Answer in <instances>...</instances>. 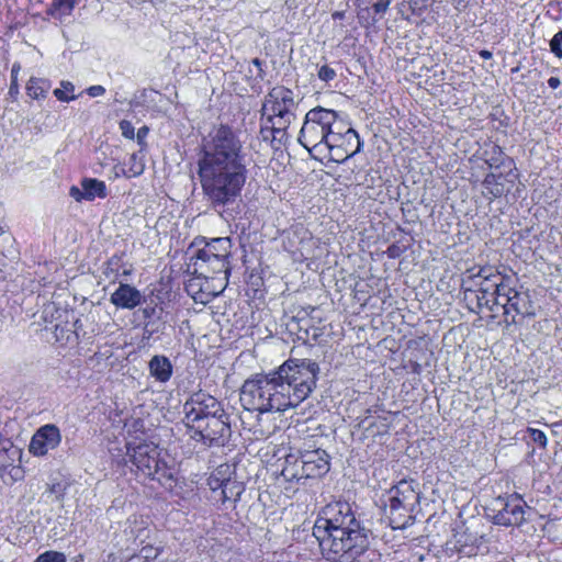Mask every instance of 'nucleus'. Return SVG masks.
<instances>
[{
    "instance_id": "72a5a7b5",
    "label": "nucleus",
    "mask_w": 562,
    "mask_h": 562,
    "mask_svg": "<svg viewBox=\"0 0 562 562\" xmlns=\"http://www.w3.org/2000/svg\"><path fill=\"white\" fill-rule=\"evenodd\" d=\"M21 69L19 64H14L11 70V83L9 88V93L11 95L16 94L19 92V83H18V75Z\"/></svg>"
},
{
    "instance_id": "aec40b11",
    "label": "nucleus",
    "mask_w": 562,
    "mask_h": 562,
    "mask_svg": "<svg viewBox=\"0 0 562 562\" xmlns=\"http://www.w3.org/2000/svg\"><path fill=\"white\" fill-rule=\"evenodd\" d=\"M143 295L135 286L121 283L111 294L110 301L119 308L133 310L142 303Z\"/></svg>"
},
{
    "instance_id": "cd10ccee",
    "label": "nucleus",
    "mask_w": 562,
    "mask_h": 562,
    "mask_svg": "<svg viewBox=\"0 0 562 562\" xmlns=\"http://www.w3.org/2000/svg\"><path fill=\"white\" fill-rule=\"evenodd\" d=\"M75 86L70 81H61L60 87L54 90V95L63 102L76 99L74 94Z\"/></svg>"
},
{
    "instance_id": "58836bf2",
    "label": "nucleus",
    "mask_w": 562,
    "mask_h": 562,
    "mask_svg": "<svg viewBox=\"0 0 562 562\" xmlns=\"http://www.w3.org/2000/svg\"><path fill=\"white\" fill-rule=\"evenodd\" d=\"M492 301L490 303V305H492L493 307L495 305H498V306H502L504 308V302L506 300V296H501L498 294H493V296H491Z\"/></svg>"
},
{
    "instance_id": "37998d69",
    "label": "nucleus",
    "mask_w": 562,
    "mask_h": 562,
    "mask_svg": "<svg viewBox=\"0 0 562 562\" xmlns=\"http://www.w3.org/2000/svg\"><path fill=\"white\" fill-rule=\"evenodd\" d=\"M331 16H333L334 20H337V19L340 20V19H342L345 16V12L344 11H336V12L333 13Z\"/></svg>"
},
{
    "instance_id": "49530a36",
    "label": "nucleus",
    "mask_w": 562,
    "mask_h": 562,
    "mask_svg": "<svg viewBox=\"0 0 562 562\" xmlns=\"http://www.w3.org/2000/svg\"><path fill=\"white\" fill-rule=\"evenodd\" d=\"M3 233V228L0 226V235Z\"/></svg>"
},
{
    "instance_id": "423d86ee",
    "label": "nucleus",
    "mask_w": 562,
    "mask_h": 562,
    "mask_svg": "<svg viewBox=\"0 0 562 562\" xmlns=\"http://www.w3.org/2000/svg\"><path fill=\"white\" fill-rule=\"evenodd\" d=\"M339 124L334 110L322 106L310 110L301 127L299 142L313 155H324L329 147L331 133Z\"/></svg>"
},
{
    "instance_id": "7ed1b4c3",
    "label": "nucleus",
    "mask_w": 562,
    "mask_h": 562,
    "mask_svg": "<svg viewBox=\"0 0 562 562\" xmlns=\"http://www.w3.org/2000/svg\"><path fill=\"white\" fill-rule=\"evenodd\" d=\"M200 176H245L249 172L241 143L226 125L215 126L204 139Z\"/></svg>"
},
{
    "instance_id": "a18cd8bd",
    "label": "nucleus",
    "mask_w": 562,
    "mask_h": 562,
    "mask_svg": "<svg viewBox=\"0 0 562 562\" xmlns=\"http://www.w3.org/2000/svg\"><path fill=\"white\" fill-rule=\"evenodd\" d=\"M254 64H255V65H257V66H259V65H260L259 59H257V58H256V59H254Z\"/></svg>"
},
{
    "instance_id": "393cba45",
    "label": "nucleus",
    "mask_w": 562,
    "mask_h": 562,
    "mask_svg": "<svg viewBox=\"0 0 562 562\" xmlns=\"http://www.w3.org/2000/svg\"><path fill=\"white\" fill-rule=\"evenodd\" d=\"M49 89V85L44 79L31 78L26 85L27 95L32 99L44 98Z\"/></svg>"
},
{
    "instance_id": "f704fd0d",
    "label": "nucleus",
    "mask_w": 562,
    "mask_h": 562,
    "mask_svg": "<svg viewBox=\"0 0 562 562\" xmlns=\"http://www.w3.org/2000/svg\"><path fill=\"white\" fill-rule=\"evenodd\" d=\"M120 130L122 135L127 139H134L135 137V128L132 122L127 120H123L120 122Z\"/></svg>"
},
{
    "instance_id": "9d476101",
    "label": "nucleus",
    "mask_w": 562,
    "mask_h": 562,
    "mask_svg": "<svg viewBox=\"0 0 562 562\" xmlns=\"http://www.w3.org/2000/svg\"><path fill=\"white\" fill-rule=\"evenodd\" d=\"M225 411L222 404L212 395L199 391L193 393L183 404V424L190 428H199L207 417L222 414Z\"/></svg>"
},
{
    "instance_id": "f257e3e1",
    "label": "nucleus",
    "mask_w": 562,
    "mask_h": 562,
    "mask_svg": "<svg viewBox=\"0 0 562 562\" xmlns=\"http://www.w3.org/2000/svg\"><path fill=\"white\" fill-rule=\"evenodd\" d=\"M314 533L321 538V547L328 561L363 562L369 550V530L356 517L347 502H335L323 509Z\"/></svg>"
},
{
    "instance_id": "412c9836",
    "label": "nucleus",
    "mask_w": 562,
    "mask_h": 562,
    "mask_svg": "<svg viewBox=\"0 0 562 562\" xmlns=\"http://www.w3.org/2000/svg\"><path fill=\"white\" fill-rule=\"evenodd\" d=\"M149 373L156 381L166 383L172 375V364L166 356H154L148 363Z\"/></svg>"
},
{
    "instance_id": "a878e982",
    "label": "nucleus",
    "mask_w": 562,
    "mask_h": 562,
    "mask_svg": "<svg viewBox=\"0 0 562 562\" xmlns=\"http://www.w3.org/2000/svg\"><path fill=\"white\" fill-rule=\"evenodd\" d=\"M222 495L223 502L233 499L234 502L238 501L241 493L244 492V487L236 481L226 480L222 483Z\"/></svg>"
},
{
    "instance_id": "bb28decb",
    "label": "nucleus",
    "mask_w": 562,
    "mask_h": 562,
    "mask_svg": "<svg viewBox=\"0 0 562 562\" xmlns=\"http://www.w3.org/2000/svg\"><path fill=\"white\" fill-rule=\"evenodd\" d=\"M482 193L485 196H501L504 193V187L496 182V178H484L482 181Z\"/></svg>"
},
{
    "instance_id": "1a4fd4ad",
    "label": "nucleus",
    "mask_w": 562,
    "mask_h": 562,
    "mask_svg": "<svg viewBox=\"0 0 562 562\" xmlns=\"http://www.w3.org/2000/svg\"><path fill=\"white\" fill-rule=\"evenodd\" d=\"M127 454L133 464L151 480H157L161 484L173 480L171 471L160 460V453L156 445L144 442L133 448L128 445Z\"/></svg>"
},
{
    "instance_id": "f03ea898",
    "label": "nucleus",
    "mask_w": 562,
    "mask_h": 562,
    "mask_svg": "<svg viewBox=\"0 0 562 562\" xmlns=\"http://www.w3.org/2000/svg\"><path fill=\"white\" fill-rule=\"evenodd\" d=\"M192 250L189 270L195 278L187 285L188 292L199 286L202 292L217 295L224 291L231 273L229 257L232 240L228 237L212 238L195 243Z\"/></svg>"
},
{
    "instance_id": "e433bc0d",
    "label": "nucleus",
    "mask_w": 562,
    "mask_h": 562,
    "mask_svg": "<svg viewBox=\"0 0 562 562\" xmlns=\"http://www.w3.org/2000/svg\"><path fill=\"white\" fill-rule=\"evenodd\" d=\"M87 93L91 97V98H97V97H101L105 93V88L103 86H100V85H95V86H91L87 89Z\"/></svg>"
},
{
    "instance_id": "2eb2a0df",
    "label": "nucleus",
    "mask_w": 562,
    "mask_h": 562,
    "mask_svg": "<svg viewBox=\"0 0 562 562\" xmlns=\"http://www.w3.org/2000/svg\"><path fill=\"white\" fill-rule=\"evenodd\" d=\"M501 296H506L504 314L507 324H515L518 315L526 316L533 314L529 294L515 290L509 285V282L506 284L504 292L501 293Z\"/></svg>"
},
{
    "instance_id": "4468645a",
    "label": "nucleus",
    "mask_w": 562,
    "mask_h": 562,
    "mask_svg": "<svg viewBox=\"0 0 562 562\" xmlns=\"http://www.w3.org/2000/svg\"><path fill=\"white\" fill-rule=\"evenodd\" d=\"M244 178H201V184L211 200L226 203L239 192Z\"/></svg>"
},
{
    "instance_id": "20e7f679",
    "label": "nucleus",
    "mask_w": 562,
    "mask_h": 562,
    "mask_svg": "<svg viewBox=\"0 0 562 562\" xmlns=\"http://www.w3.org/2000/svg\"><path fill=\"white\" fill-rule=\"evenodd\" d=\"M276 371L268 374H255L247 379L240 390V403L247 411L260 414L285 412L291 402L281 390Z\"/></svg>"
},
{
    "instance_id": "473e14b6",
    "label": "nucleus",
    "mask_w": 562,
    "mask_h": 562,
    "mask_svg": "<svg viewBox=\"0 0 562 562\" xmlns=\"http://www.w3.org/2000/svg\"><path fill=\"white\" fill-rule=\"evenodd\" d=\"M551 52L559 58H562V31H559L550 41Z\"/></svg>"
},
{
    "instance_id": "b1692460",
    "label": "nucleus",
    "mask_w": 562,
    "mask_h": 562,
    "mask_svg": "<svg viewBox=\"0 0 562 562\" xmlns=\"http://www.w3.org/2000/svg\"><path fill=\"white\" fill-rule=\"evenodd\" d=\"M387 517L390 520V525L393 529H404L411 525H413L414 518L412 513L414 510L402 509V507H393L387 506Z\"/></svg>"
},
{
    "instance_id": "39448f33",
    "label": "nucleus",
    "mask_w": 562,
    "mask_h": 562,
    "mask_svg": "<svg viewBox=\"0 0 562 562\" xmlns=\"http://www.w3.org/2000/svg\"><path fill=\"white\" fill-rule=\"evenodd\" d=\"M319 366L310 359L285 361L276 371L281 390L291 402L290 408L299 406L316 387Z\"/></svg>"
},
{
    "instance_id": "c9c22d12",
    "label": "nucleus",
    "mask_w": 562,
    "mask_h": 562,
    "mask_svg": "<svg viewBox=\"0 0 562 562\" xmlns=\"http://www.w3.org/2000/svg\"><path fill=\"white\" fill-rule=\"evenodd\" d=\"M336 77V71L327 66L324 65L318 70V78L325 82L331 81Z\"/></svg>"
},
{
    "instance_id": "a211bd4d",
    "label": "nucleus",
    "mask_w": 562,
    "mask_h": 562,
    "mask_svg": "<svg viewBox=\"0 0 562 562\" xmlns=\"http://www.w3.org/2000/svg\"><path fill=\"white\" fill-rule=\"evenodd\" d=\"M302 469L307 479L321 477L329 471V456L323 449L304 451L301 453Z\"/></svg>"
},
{
    "instance_id": "5701e85b",
    "label": "nucleus",
    "mask_w": 562,
    "mask_h": 562,
    "mask_svg": "<svg viewBox=\"0 0 562 562\" xmlns=\"http://www.w3.org/2000/svg\"><path fill=\"white\" fill-rule=\"evenodd\" d=\"M79 0H53L47 8L46 13L50 18L64 22L72 13L74 8Z\"/></svg>"
},
{
    "instance_id": "4c0bfd02",
    "label": "nucleus",
    "mask_w": 562,
    "mask_h": 562,
    "mask_svg": "<svg viewBox=\"0 0 562 562\" xmlns=\"http://www.w3.org/2000/svg\"><path fill=\"white\" fill-rule=\"evenodd\" d=\"M148 133H149V128L147 126H142L140 128H138L135 136H136L139 145H143L145 143V139H146Z\"/></svg>"
},
{
    "instance_id": "f8f14e48",
    "label": "nucleus",
    "mask_w": 562,
    "mask_h": 562,
    "mask_svg": "<svg viewBox=\"0 0 562 562\" xmlns=\"http://www.w3.org/2000/svg\"><path fill=\"white\" fill-rule=\"evenodd\" d=\"M361 146L358 133L339 121L337 128L331 133L327 153L335 161H345L359 151Z\"/></svg>"
},
{
    "instance_id": "ddd939ff",
    "label": "nucleus",
    "mask_w": 562,
    "mask_h": 562,
    "mask_svg": "<svg viewBox=\"0 0 562 562\" xmlns=\"http://www.w3.org/2000/svg\"><path fill=\"white\" fill-rule=\"evenodd\" d=\"M525 501L518 495L499 496L491 510L494 522L502 526H518L525 520Z\"/></svg>"
},
{
    "instance_id": "c03bdc74",
    "label": "nucleus",
    "mask_w": 562,
    "mask_h": 562,
    "mask_svg": "<svg viewBox=\"0 0 562 562\" xmlns=\"http://www.w3.org/2000/svg\"><path fill=\"white\" fill-rule=\"evenodd\" d=\"M150 551H151V548H143L142 549V553H144V558L145 559H149L150 558Z\"/></svg>"
},
{
    "instance_id": "c756f323",
    "label": "nucleus",
    "mask_w": 562,
    "mask_h": 562,
    "mask_svg": "<svg viewBox=\"0 0 562 562\" xmlns=\"http://www.w3.org/2000/svg\"><path fill=\"white\" fill-rule=\"evenodd\" d=\"M35 562H66V555L58 551H46L40 554Z\"/></svg>"
},
{
    "instance_id": "4be33fe9",
    "label": "nucleus",
    "mask_w": 562,
    "mask_h": 562,
    "mask_svg": "<svg viewBox=\"0 0 562 562\" xmlns=\"http://www.w3.org/2000/svg\"><path fill=\"white\" fill-rule=\"evenodd\" d=\"M301 465H303L301 456L295 457L290 454L285 458L281 475L288 482H300L301 480H305L307 479V475H305V471Z\"/></svg>"
},
{
    "instance_id": "6ab92c4d",
    "label": "nucleus",
    "mask_w": 562,
    "mask_h": 562,
    "mask_svg": "<svg viewBox=\"0 0 562 562\" xmlns=\"http://www.w3.org/2000/svg\"><path fill=\"white\" fill-rule=\"evenodd\" d=\"M69 194L77 202L92 201L95 198H105L106 188L104 182L97 180L95 178H83L81 187L72 186L69 190Z\"/></svg>"
},
{
    "instance_id": "9b49d317",
    "label": "nucleus",
    "mask_w": 562,
    "mask_h": 562,
    "mask_svg": "<svg viewBox=\"0 0 562 562\" xmlns=\"http://www.w3.org/2000/svg\"><path fill=\"white\" fill-rule=\"evenodd\" d=\"M229 417L225 411L222 414H216L207 417L203 423L199 424V428H190L192 432L190 436L196 441L211 447L224 446L229 439L232 429Z\"/></svg>"
},
{
    "instance_id": "2f4dec72",
    "label": "nucleus",
    "mask_w": 562,
    "mask_h": 562,
    "mask_svg": "<svg viewBox=\"0 0 562 562\" xmlns=\"http://www.w3.org/2000/svg\"><path fill=\"white\" fill-rule=\"evenodd\" d=\"M390 4L391 0H376L375 2L371 3L373 12L378 19H382L384 16L389 10Z\"/></svg>"
},
{
    "instance_id": "a19ab883",
    "label": "nucleus",
    "mask_w": 562,
    "mask_h": 562,
    "mask_svg": "<svg viewBox=\"0 0 562 562\" xmlns=\"http://www.w3.org/2000/svg\"><path fill=\"white\" fill-rule=\"evenodd\" d=\"M548 85L550 88L557 89L561 85V81L558 77H550L548 79Z\"/></svg>"
},
{
    "instance_id": "c85d7f7f",
    "label": "nucleus",
    "mask_w": 562,
    "mask_h": 562,
    "mask_svg": "<svg viewBox=\"0 0 562 562\" xmlns=\"http://www.w3.org/2000/svg\"><path fill=\"white\" fill-rule=\"evenodd\" d=\"M260 136L262 140L269 142L271 145H273L274 142H278L279 144L282 143L279 140L280 133L276 130V126H273V124L269 126H262L260 130Z\"/></svg>"
},
{
    "instance_id": "ea45409f",
    "label": "nucleus",
    "mask_w": 562,
    "mask_h": 562,
    "mask_svg": "<svg viewBox=\"0 0 562 562\" xmlns=\"http://www.w3.org/2000/svg\"><path fill=\"white\" fill-rule=\"evenodd\" d=\"M357 5L359 8L358 16L360 19L364 16V13L369 14V8L366 5L364 0H358Z\"/></svg>"
},
{
    "instance_id": "79ce46f5",
    "label": "nucleus",
    "mask_w": 562,
    "mask_h": 562,
    "mask_svg": "<svg viewBox=\"0 0 562 562\" xmlns=\"http://www.w3.org/2000/svg\"><path fill=\"white\" fill-rule=\"evenodd\" d=\"M480 56L484 59H491L493 55L490 50L483 49L480 52Z\"/></svg>"
},
{
    "instance_id": "dca6fc26",
    "label": "nucleus",
    "mask_w": 562,
    "mask_h": 562,
    "mask_svg": "<svg viewBox=\"0 0 562 562\" xmlns=\"http://www.w3.org/2000/svg\"><path fill=\"white\" fill-rule=\"evenodd\" d=\"M61 442V432L54 424L40 427L31 438L29 451L34 457H44L55 450Z\"/></svg>"
},
{
    "instance_id": "7c9ffc66",
    "label": "nucleus",
    "mask_w": 562,
    "mask_h": 562,
    "mask_svg": "<svg viewBox=\"0 0 562 562\" xmlns=\"http://www.w3.org/2000/svg\"><path fill=\"white\" fill-rule=\"evenodd\" d=\"M530 439L538 443L541 448H546L547 446V436L543 431L536 429V428H528L527 429Z\"/></svg>"
},
{
    "instance_id": "0eeeda50",
    "label": "nucleus",
    "mask_w": 562,
    "mask_h": 562,
    "mask_svg": "<svg viewBox=\"0 0 562 562\" xmlns=\"http://www.w3.org/2000/svg\"><path fill=\"white\" fill-rule=\"evenodd\" d=\"M509 281V277L502 276L494 267L485 266L479 270L468 269L462 278L461 288L465 300H476L479 310L485 306L493 311V306L490 305L491 296L501 295Z\"/></svg>"
},
{
    "instance_id": "6e6552de",
    "label": "nucleus",
    "mask_w": 562,
    "mask_h": 562,
    "mask_svg": "<svg viewBox=\"0 0 562 562\" xmlns=\"http://www.w3.org/2000/svg\"><path fill=\"white\" fill-rule=\"evenodd\" d=\"M297 106L299 103L294 99L293 91L283 86L272 88L265 97L262 115L276 126L280 133V142H283L286 130L295 121Z\"/></svg>"
},
{
    "instance_id": "f3484780",
    "label": "nucleus",
    "mask_w": 562,
    "mask_h": 562,
    "mask_svg": "<svg viewBox=\"0 0 562 562\" xmlns=\"http://www.w3.org/2000/svg\"><path fill=\"white\" fill-rule=\"evenodd\" d=\"M419 503V495L416 492L413 482L400 481L389 492V505L402 507V509L414 510Z\"/></svg>"
}]
</instances>
